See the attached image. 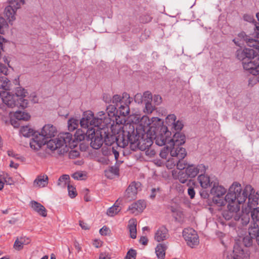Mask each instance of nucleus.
<instances>
[{"instance_id": "obj_32", "label": "nucleus", "mask_w": 259, "mask_h": 259, "mask_svg": "<svg viewBox=\"0 0 259 259\" xmlns=\"http://www.w3.org/2000/svg\"><path fill=\"white\" fill-rule=\"evenodd\" d=\"M166 246L163 244H159L155 248V253L158 259H163L165 255Z\"/></svg>"}, {"instance_id": "obj_18", "label": "nucleus", "mask_w": 259, "mask_h": 259, "mask_svg": "<svg viewBox=\"0 0 259 259\" xmlns=\"http://www.w3.org/2000/svg\"><path fill=\"white\" fill-rule=\"evenodd\" d=\"M140 185V183L135 182L132 183L129 185L125 193V197L128 200H132L136 198L138 189Z\"/></svg>"}, {"instance_id": "obj_62", "label": "nucleus", "mask_w": 259, "mask_h": 259, "mask_svg": "<svg viewBox=\"0 0 259 259\" xmlns=\"http://www.w3.org/2000/svg\"><path fill=\"white\" fill-rule=\"evenodd\" d=\"M79 225L81 228L84 230H88L90 228L88 224L82 221H79Z\"/></svg>"}, {"instance_id": "obj_25", "label": "nucleus", "mask_w": 259, "mask_h": 259, "mask_svg": "<svg viewBox=\"0 0 259 259\" xmlns=\"http://www.w3.org/2000/svg\"><path fill=\"white\" fill-rule=\"evenodd\" d=\"M98 128L95 129V135H92V138H89V140H91V146L95 149H99L103 144V139L101 136H99L98 134H96Z\"/></svg>"}, {"instance_id": "obj_9", "label": "nucleus", "mask_w": 259, "mask_h": 259, "mask_svg": "<svg viewBox=\"0 0 259 259\" xmlns=\"http://www.w3.org/2000/svg\"><path fill=\"white\" fill-rule=\"evenodd\" d=\"M46 144V140L43 136L40 135V133H34L29 142L30 148L36 151L40 149Z\"/></svg>"}, {"instance_id": "obj_8", "label": "nucleus", "mask_w": 259, "mask_h": 259, "mask_svg": "<svg viewBox=\"0 0 259 259\" xmlns=\"http://www.w3.org/2000/svg\"><path fill=\"white\" fill-rule=\"evenodd\" d=\"M15 0H8L9 5L5 9L4 14L9 23L12 25L13 22L16 19V11L20 8L19 4L14 3Z\"/></svg>"}, {"instance_id": "obj_33", "label": "nucleus", "mask_w": 259, "mask_h": 259, "mask_svg": "<svg viewBox=\"0 0 259 259\" xmlns=\"http://www.w3.org/2000/svg\"><path fill=\"white\" fill-rule=\"evenodd\" d=\"M198 180L203 188H207L210 186V179L207 176L200 174L198 177Z\"/></svg>"}, {"instance_id": "obj_11", "label": "nucleus", "mask_w": 259, "mask_h": 259, "mask_svg": "<svg viewBox=\"0 0 259 259\" xmlns=\"http://www.w3.org/2000/svg\"><path fill=\"white\" fill-rule=\"evenodd\" d=\"M122 99H125V101L117 107L118 108L120 114L121 115L125 116L128 115L130 113L129 105L132 101V98L130 97V95L127 93H124L122 94Z\"/></svg>"}, {"instance_id": "obj_38", "label": "nucleus", "mask_w": 259, "mask_h": 259, "mask_svg": "<svg viewBox=\"0 0 259 259\" xmlns=\"http://www.w3.org/2000/svg\"><path fill=\"white\" fill-rule=\"evenodd\" d=\"M118 200L116 201V203L113 205L112 207L108 208L107 211V214L110 217H113L116 214H117L120 210V208L119 206L117 204Z\"/></svg>"}, {"instance_id": "obj_27", "label": "nucleus", "mask_w": 259, "mask_h": 259, "mask_svg": "<svg viewBox=\"0 0 259 259\" xmlns=\"http://www.w3.org/2000/svg\"><path fill=\"white\" fill-rule=\"evenodd\" d=\"M31 208L39 215L43 217L47 215V210L45 207L40 203L35 201H31L30 203Z\"/></svg>"}, {"instance_id": "obj_3", "label": "nucleus", "mask_w": 259, "mask_h": 259, "mask_svg": "<svg viewBox=\"0 0 259 259\" xmlns=\"http://www.w3.org/2000/svg\"><path fill=\"white\" fill-rule=\"evenodd\" d=\"M248 201L247 205L243 203L242 211H240V218L238 221H240L243 226H246L250 222L248 228V233L250 239L244 238L243 242L245 245L250 246L251 244V239H255L259 245V194L256 192L252 187V190L247 194Z\"/></svg>"}, {"instance_id": "obj_19", "label": "nucleus", "mask_w": 259, "mask_h": 259, "mask_svg": "<svg viewBox=\"0 0 259 259\" xmlns=\"http://www.w3.org/2000/svg\"><path fill=\"white\" fill-rule=\"evenodd\" d=\"M2 100L3 103L9 107H20V101L15 97L14 94L12 95L7 93V95L2 98Z\"/></svg>"}, {"instance_id": "obj_21", "label": "nucleus", "mask_w": 259, "mask_h": 259, "mask_svg": "<svg viewBox=\"0 0 259 259\" xmlns=\"http://www.w3.org/2000/svg\"><path fill=\"white\" fill-rule=\"evenodd\" d=\"M170 154L171 157L176 159H184L187 153L185 148L182 147H169Z\"/></svg>"}, {"instance_id": "obj_60", "label": "nucleus", "mask_w": 259, "mask_h": 259, "mask_svg": "<svg viewBox=\"0 0 259 259\" xmlns=\"http://www.w3.org/2000/svg\"><path fill=\"white\" fill-rule=\"evenodd\" d=\"M108 231L109 229L107 227L104 226L100 230V233L102 235L105 236L107 234Z\"/></svg>"}, {"instance_id": "obj_59", "label": "nucleus", "mask_w": 259, "mask_h": 259, "mask_svg": "<svg viewBox=\"0 0 259 259\" xmlns=\"http://www.w3.org/2000/svg\"><path fill=\"white\" fill-rule=\"evenodd\" d=\"M153 101L156 105H159L162 102V98L159 95H155L153 97Z\"/></svg>"}, {"instance_id": "obj_30", "label": "nucleus", "mask_w": 259, "mask_h": 259, "mask_svg": "<svg viewBox=\"0 0 259 259\" xmlns=\"http://www.w3.org/2000/svg\"><path fill=\"white\" fill-rule=\"evenodd\" d=\"M119 169L116 165L109 167L105 170V176L109 179H113L115 176L118 175Z\"/></svg>"}, {"instance_id": "obj_50", "label": "nucleus", "mask_w": 259, "mask_h": 259, "mask_svg": "<svg viewBox=\"0 0 259 259\" xmlns=\"http://www.w3.org/2000/svg\"><path fill=\"white\" fill-rule=\"evenodd\" d=\"M96 118H102L103 119V120L105 119L108 118L109 121L105 124V127L110 122V118L109 117L106 116V113L104 111H100L98 112L97 117H96Z\"/></svg>"}, {"instance_id": "obj_48", "label": "nucleus", "mask_w": 259, "mask_h": 259, "mask_svg": "<svg viewBox=\"0 0 259 259\" xmlns=\"http://www.w3.org/2000/svg\"><path fill=\"white\" fill-rule=\"evenodd\" d=\"M154 110V107L151 104V102L145 103V107L144 112L147 114L151 113Z\"/></svg>"}, {"instance_id": "obj_51", "label": "nucleus", "mask_w": 259, "mask_h": 259, "mask_svg": "<svg viewBox=\"0 0 259 259\" xmlns=\"http://www.w3.org/2000/svg\"><path fill=\"white\" fill-rule=\"evenodd\" d=\"M170 153L169 145H168L166 146V149H163L161 151L159 155L162 158L166 159L168 153Z\"/></svg>"}, {"instance_id": "obj_46", "label": "nucleus", "mask_w": 259, "mask_h": 259, "mask_svg": "<svg viewBox=\"0 0 259 259\" xmlns=\"http://www.w3.org/2000/svg\"><path fill=\"white\" fill-rule=\"evenodd\" d=\"M70 179V177L69 175H63L59 179L58 185H61L62 182H64V185H66L69 184V181Z\"/></svg>"}, {"instance_id": "obj_15", "label": "nucleus", "mask_w": 259, "mask_h": 259, "mask_svg": "<svg viewBox=\"0 0 259 259\" xmlns=\"http://www.w3.org/2000/svg\"><path fill=\"white\" fill-rule=\"evenodd\" d=\"M83 130H78L74 136L77 140L81 141L84 140L85 138L88 140L89 138H92V135H95V129L92 127H89L88 128H83Z\"/></svg>"}, {"instance_id": "obj_5", "label": "nucleus", "mask_w": 259, "mask_h": 259, "mask_svg": "<svg viewBox=\"0 0 259 259\" xmlns=\"http://www.w3.org/2000/svg\"><path fill=\"white\" fill-rule=\"evenodd\" d=\"M72 140V135L69 133L60 134L57 138L46 141L47 147L52 151H56L59 154L67 151V146Z\"/></svg>"}, {"instance_id": "obj_10", "label": "nucleus", "mask_w": 259, "mask_h": 259, "mask_svg": "<svg viewBox=\"0 0 259 259\" xmlns=\"http://www.w3.org/2000/svg\"><path fill=\"white\" fill-rule=\"evenodd\" d=\"M14 92V95L20 101V107L22 108H26L28 105V101L24 98L28 94L27 91L21 87H18L15 88Z\"/></svg>"}, {"instance_id": "obj_13", "label": "nucleus", "mask_w": 259, "mask_h": 259, "mask_svg": "<svg viewBox=\"0 0 259 259\" xmlns=\"http://www.w3.org/2000/svg\"><path fill=\"white\" fill-rule=\"evenodd\" d=\"M166 123L175 131H181L183 126V122L181 120H177L176 116L175 114H169L166 118Z\"/></svg>"}, {"instance_id": "obj_53", "label": "nucleus", "mask_w": 259, "mask_h": 259, "mask_svg": "<svg viewBox=\"0 0 259 259\" xmlns=\"http://www.w3.org/2000/svg\"><path fill=\"white\" fill-rule=\"evenodd\" d=\"M243 19L244 21L250 23L255 22L253 16L250 14H244L243 16Z\"/></svg>"}, {"instance_id": "obj_4", "label": "nucleus", "mask_w": 259, "mask_h": 259, "mask_svg": "<svg viewBox=\"0 0 259 259\" xmlns=\"http://www.w3.org/2000/svg\"><path fill=\"white\" fill-rule=\"evenodd\" d=\"M234 43L238 46H241L243 45L244 42H245L247 45L250 47H253V49H245L244 50L239 49L236 52V56L238 59L243 61L250 60L252 57L256 56L258 54L259 51V40L255 38H252L249 36L247 35L245 32H242L238 34L237 38L233 39Z\"/></svg>"}, {"instance_id": "obj_36", "label": "nucleus", "mask_w": 259, "mask_h": 259, "mask_svg": "<svg viewBox=\"0 0 259 259\" xmlns=\"http://www.w3.org/2000/svg\"><path fill=\"white\" fill-rule=\"evenodd\" d=\"M103 148V153L104 155H114L115 159L117 160L119 157V153L118 152L115 150L114 147H108L106 148Z\"/></svg>"}, {"instance_id": "obj_40", "label": "nucleus", "mask_w": 259, "mask_h": 259, "mask_svg": "<svg viewBox=\"0 0 259 259\" xmlns=\"http://www.w3.org/2000/svg\"><path fill=\"white\" fill-rule=\"evenodd\" d=\"M78 120L75 118H72L68 121V127L70 131H73L77 128L78 125Z\"/></svg>"}, {"instance_id": "obj_24", "label": "nucleus", "mask_w": 259, "mask_h": 259, "mask_svg": "<svg viewBox=\"0 0 259 259\" xmlns=\"http://www.w3.org/2000/svg\"><path fill=\"white\" fill-rule=\"evenodd\" d=\"M30 242V239L27 237L21 236L17 237L14 242L13 248L15 250L19 251L24 248L25 245L28 244Z\"/></svg>"}, {"instance_id": "obj_23", "label": "nucleus", "mask_w": 259, "mask_h": 259, "mask_svg": "<svg viewBox=\"0 0 259 259\" xmlns=\"http://www.w3.org/2000/svg\"><path fill=\"white\" fill-rule=\"evenodd\" d=\"M146 207V203L144 201L139 200L132 204L128 207V210L132 213L138 214L143 211Z\"/></svg>"}, {"instance_id": "obj_17", "label": "nucleus", "mask_w": 259, "mask_h": 259, "mask_svg": "<svg viewBox=\"0 0 259 259\" xmlns=\"http://www.w3.org/2000/svg\"><path fill=\"white\" fill-rule=\"evenodd\" d=\"M258 62L259 60L255 58V56H254L253 58L252 57L249 60L243 61L242 65L244 69L248 70L253 75L254 73L253 72V71H256Z\"/></svg>"}, {"instance_id": "obj_49", "label": "nucleus", "mask_w": 259, "mask_h": 259, "mask_svg": "<svg viewBox=\"0 0 259 259\" xmlns=\"http://www.w3.org/2000/svg\"><path fill=\"white\" fill-rule=\"evenodd\" d=\"M137 255L136 251L131 249L127 253L124 259H136Z\"/></svg>"}, {"instance_id": "obj_64", "label": "nucleus", "mask_w": 259, "mask_h": 259, "mask_svg": "<svg viewBox=\"0 0 259 259\" xmlns=\"http://www.w3.org/2000/svg\"><path fill=\"white\" fill-rule=\"evenodd\" d=\"M99 259H110L108 254L105 253H101L99 256Z\"/></svg>"}, {"instance_id": "obj_29", "label": "nucleus", "mask_w": 259, "mask_h": 259, "mask_svg": "<svg viewBox=\"0 0 259 259\" xmlns=\"http://www.w3.org/2000/svg\"><path fill=\"white\" fill-rule=\"evenodd\" d=\"M128 229L130 237L133 239H135L137 237V221L136 219H132L128 221Z\"/></svg>"}, {"instance_id": "obj_47", "label": "nucleus", "mask_w": 259, "mask_h": 259, "mask_svg": "<svg viewBox=\"0 0 259 259\" xmlns=\"http://www.w3.org/2000/svg\"><path fill=\"white\" fill-rule=\"evenodd\" d=\"M143 102L145 103L147 102H151L152 100V94L149 92L146 91L143 94Z\"/></svg>"}, {"instance_id": "obj_43", "label": "nucleus", "mask_w": 259, "mask_h": 259, "mask_svg": "<svg viewBox=\"0 0 259 259\" xmlns=\"http://www.w3.org/2000/svg\"><path fill=\"white\" fill-rule=\"evenodd\" d=\"M8 27V24L6 20L3 17H0V33L4 34L5 29Z\"/></svg>"}, {"instance_id": "obj_7", "label": "nucleus", "mask_w": 259, "mask_h": 259, "mask_svg": "<svg viewBox=\"0 0 259 259\" xmlns=\"http://www.w3.org/2000/svg\"><path fill=\"white\" fill-rule=\"evenodd\" d=\"M183 236L187 245L190 247H195L199 244V237L197 232L193 229H185L183 232Z\"/></svg>"}, {"instance_id": "obj_28", "label": "nucleus", "mask_w": 259, "mask_h": 259, "mask_svg": "<svg viewBox=\"0 0 259 259\" xmlns=\"http://www.w3.org/2000/svg\"><path fill=\"white\" fill-rule=\"evenodd\" d=\"M48 184V177L47 175L38 176L33 182L35 187L42 188Z\"/></svg>"}, {"instance_id": "obj_22", "label": "nucleus", "mask_w": 259, "mask_h": 259, "mask_svg": "<svg viewBox=\"0 0 259 259\" xmlns=\"http://www.w3.org/2000/svg\"><path fill=\"white\" fill-rule=\"evenodd\" d=\"M234 255L240 259H249L250 254L246 248L243 249L238 244L236 243L233 251Z\"/></svg>"}, {"instance_id": "obj_41", "label": "nucleus", "mask_w": 259, "mask_h": 259, "mask_svg": "<svg viewBox=\"0 0 259 259\" xmlns=\"http://www.w3.org/2000/svg\"><path fill=\"white\" fill-rule=\"evenodd\" d=\"M0 178L7 184L12 185L14 183L12 178L7 173L3 172L2 174H0Z\"/></svg>"}, {"instance_id": "obj_42", "label": "nucleus", "mask_w": 259, "mask_h": 259, "mask_svg": "<svg viewBox=\"0 0 259 259\" xmlns=\"http://www.w3.org/2000/svg\"><path fill=\"white\" fill-rule=\"evenodd\" d=\"M176 165L178 169L183 170L185 168L186 169L187 167L189 165L185 160H184V159H178L177 160Z\"/></svg>"}, {"instance_id": "obj_16", "label": "nucleus", "mask_w": 259, "mask_h": 259, "mask_svg": "<svg viewBox=\"0 0 259 259\" xmlns=\"http://www.w3.org/2000/svg\"><path fill=\"white\" fill-rule=\"evenodd\" d=\"M185 142V136L181 133L177 132L173 136L172 139L169 138L168 145L169 147H181V146Z\"/></svg>"}, {"instance_id": "obj_52", "label": "nucleus", "mask_w": 259, "mask_h": 259, "mask_svg": "<svg viewBox=\"0 0 259 259\" xmlns=\"http://www.w3.org/2000/svg\"><path fill=\"white\" fill-rule=\"evenodd\" d=\"M135 102L141 104L143 102V96L141 93H137L134 97Z\"/></svg>"}, {"instance_id": "obj_1", "label": "nucleus", "mask_w": 259, "mask_h": 259, "mask_svg": "<svg viewBox=\"0 0 259 259\" xmlns=\"http://www.w3.org/2000/svg\"><path fill=\"white\" fill-rule=\"evenodd\" d=\"M157 117L149 118L144 115L138 120V123H126L122 130L116 137L117 145L124 148L130 143L142 151L148 149L153 143V138L156 135L155 121H159Z\"/></svg>"}, {"instance_id": "obj_6", "label": "nucleus", "mask_w": 259, "mask_h": 259, "mask_svg": "<svg viewBox=\"0 0 259 259\" xmlns=\"http://www.w3.org/2000/svg\"><path fill=\"white\" fill-rule=\"evenodd\" d=\"M108 118L103 120L102 118H96L91 111H87L83 114V116L80 121V124L82 128H88L92 127L93 129L102 130L105 128V124L108 122Z\"/></svg>"}, {"instance_id": "obj_56", "label": "nucleus", "mask_w": 259, "mask_h": 259, "mask_svg": "<svg viewBox=\"0 0 259 259\" xmlns=\"http://www.w3.org/2000/svg\"><path fill=\"white\" fill-rule=\"evenodd\" d=\"M160 191L159 188H152L151 189V193L150 195L151 198L153 199L155 197L157 194L159 193Z\"/></svg>"}, {"instance_id": "obj_44", "label": "nucleus", "mask_w": 259, "mask_h": 259, "mask_svg": "<svg viewBox=\"0 0 259 259\" xmlns=\"http://www.w3.org/2000/svg\"><path fill=\"white\" fill-rule=\"evenodd\" d=\"M177 160V159L174 157L169 158L166 162L167 168L168 169L173 168L176 165Z\"/></svg>"}, {"instance_id": "obj_37", "label": "nucleus", "mask_w": 259, "mask_h": 259, "mask_svg": "<svg viewBox=\"0 0 259 259\" xmlns=\"http://www.w3.org/2000/svg\"><path fill=\"white\" fill-rule=\"evenodd\" d=\"M10 81L6 77H0V88L5 90H9L10 87Z\"/></svg>"}, {"instance_id": "obj_12", "label": "nucleus", "mask_w": 259, "mask_h": 259, "mask_svg": "<svg viewBox=\"0 0 259 259\" xmlns=\"http://www.w3.org/2000/svg\"><path fill=\"white\" fill-rule=\"evenodd\" d=\"M170 135V132L167 131L166 128H163L162 131H161V133L155 136V135L154 136L153 138H154L155 143L159 146H162L166 144H168V142L169 140V136Z\"/></svg>"}, {"instance_id": "obj_26", "label": "nucleus", "mask_w": 259, "mask_h": 259, "mask_svg": "<svg viewBox=\"0 0 259 259\" xmlns=\"http://www.w3.org/2000/svg\"><path fill=\"white\" fill-rule=\"evenodd\" d=\"M168 230L164 226L158 229L155 233L154 239L158 242L163 241L168 238Z\"/></svg>"}, {"instance_id": "obj_54", "label": "nucleus", "mask_w": 259, "mask_h": 259, "mask_svg": "<svg viewBox=\"0 0 259 259\" xmlns=\"http://www.w3.org/2000/svg\"><path fill=\"white\" fill-rule=\"evenodd\" d=\"M256 59L259 60V51L258 52V54L256 56ZM256 71H253V72L254 73V79L257 80L259 82V62L258 64V67H257Z\"/></svg>"}, {"instance_id": "obj_14", "label": "nucleus", "mask_w": 259, "mask_h": 259, "mask_svg": "<svg viewBox=\"0 0 259 259\" xmlns=\"http://www.w3.org/2000/svg\"><path fill=\"white\" fill-rule=\"evenodd\" d=\"M205 170V166L203 164L197 166L189 165L186 169V171L189 177L191 178L195 177L199 173H204Z\"/></svg>"}, {"instance_id": "obj_2", "label": "nucleus", "mask_w": 259, "mask_h": 259, "mask_svg": "<svg viewBox=\"0 0 259 259\" xmlns=\"http://www.w3.org/2000/svg\"><path fill=\"white\" fill-rule=\"evenodd\" d=\"M252 190L250 185H246L242 189L239 183L234 182L227 190L218 183H214L210 190L212 196V202L219 206H225L227 203V210L224 212L223 217L226 220L240 219V205L244 203L247 198V194Z\"/></svg>"}, {"instance_id": "obj_61", "label": "nucleus", "mask_w": 259, "mask_h": 259, "mask_svg": "<svg viewBox=\"0 0 259 259\" xmlns=\"http://www.w3.org/2000/svg\"><path fill=\"white\" fill-rule=\"evenodd\" d=\"M8 72V68L3 64L0 63V73L6 74Z\"/></svg>"}, {"instance_id": "obj_20", "label": "nucleus", "mask_w": 259, "mask_h": 259, "mask_svg": "<svg viewBox=\"0 0 259 259\" xmlns=\"http://www.w3.org/2000/svg\"><path fill=\"white\" fill-rule=\"evenodd\" d=\"M57 133V131L55 126L48 124L42 127L40 135L43 136V137L46 138H51L55 136Z\"/></svg>"}, {"instance_id": "obj_31", "label": "nucleus", "mask_w": 259, "mask_h": 259, "mask_svg": "<svg viewBox=\"0 0 259 259\" xmlns=\"http://www.w3.org/2000/svg\"><path fill=\"white\" fill-rule=\"evenodd\" d=\"M172 175L174 178L178 179L181 183L183 184L187 182L188 178H189L186 171L185 172L184 171H180L178 173V174H176V172L172 171Z\"/></svg>"}, {"instance_id": "obj_57", "label": "nucleus", "mask_w": 259, "mask_h": 259, "mask_svg": "<svg viewBox=\"0 0 259 259\" xmlns=\"http://www.w3.org/2000/svg\"><path fill=\"white\" fill-rule=\"evenodd\" d=\"M72 177L75 180H82L83 179V175L81 172H76L72 175Z\"/></svg>"}, {"instance_id": "obj_55", "label": "nucleus", "mask_w": 259, "mask_h": 259, "mask_svg": "<svg viewBox=\"0 0 259 259\" xmlns=\"http://www.w3.org/2000/svg\"><path fill=\"white\" fill-rule=\"evenodd\" d=\"M79 155V152L76 150H71L68 153L69 158L74 159Z\"/></svg>"}, {"instance_id": "obj_39", "label": "nucleus", "mask_w": 259, "mask_h": 259, "mask_svg": "<svg viewBox=\"0 0 259 259\" xmlns=\"http://www.w3.org/2000/svg\"><path fill=\"white\" fill-rule=\"evenodd\" d=\"M20 134L25 137H29L33 135V130L28 126H23L20 130Z\"/></svg>"}, {"instance_id": "obj_35", "label": "nucleus", "mask_w": 259, "mask_h": 259, "mask_svg": "<svg viewBox=\"0 0 259 259\" xmlns=\"http://www.w3.org/2000/svg\"><path fill=\"white\" fill-rule=\"evenodd\" d=\"M30 116L27 113L22 111H16L14 114V118L18 120L27 121L29 119Z\"/></svg>"}, {"instance_id": "obj_45", "label": "nucleus", "mask_w": 259, "mask_h": 259, "mask_svg": "<svg viewBox=\"0 0 259 259\" xmlns=\"http://www.w3.org/2000/svg\"><path fill=\"white\" fill-rule=\"evenodd\" d=\"M67 188L69 196L72 198L75 197L77 195L75 188L70 184H68Z\"/></svg>"}, {"instance_id": "obj_34", "label": "nucleus", "mask_w": 259, "mask_h": 259, "mask_svg": "<svg viewBox=\"0 0 259 259\" xmlns=\"http://www.w3.org/2000/svg\"><path fill=\"white\" fill-rule=\"evenodd\" d=\"M125 100V99H123L119 95H115L112 98V103L114 105H111V110L115 111L118 106L124 102Z\"/></svg>"}, {"instance_id": "obj_63", "label": "nucleus", "mask_w": 259, "mask_h": 259, "mask_svg": "<svg viewBox=\"0 0 259 259\" xmlns=\"http://www.w3.org/2000/svg\"><path fill=\"white\" fill-rule=\"evenodd\" d=\"M226 259H240V258L236 257V256H235L234 255V253L233 251V252L232 253H230L227 255Z\"/></svg>"}, {"instance_id": "obj_58", "label": "nucleus", "mask_w": 259, "mask_h": 259, "mask_svg": "<svg viewBox=\"0 0 259 259\" xmlns=\"http://www.w3.org/2000/svg\"><path fill=\"white\" fill-rule=\"evenodd\" d=\"M188 194L189 196H190V198H191V199L194 198L195 197V192L194 190V188L191 187H190L188 189Z\"/></svg>"}]
</instances>
